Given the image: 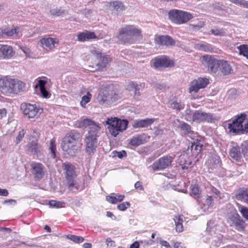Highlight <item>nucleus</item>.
I'll return each instance as SVG.
<instances>
[{"label": "nucleus", "instance_id": "nucleus-1", "mask_svg": "<svg viewBox=\"0 0 248 248\" xmlns=\"http://www.w3.org/2000/svg\"><path fill=\"white\" fill-rule=\"evenodd\" d=\"M80 127H88L89 130L85 139V150L89 154H93L98 145L97 138L99 137L101 127L99 124L86 119L81 120L79 122Z\"/></svg>", "mask_w": 248, "mask_h": 248}, {"label": "nucleus", "instance_id": "nucleus-2", "mask_svg": "<svg viewBox=\"0 0 248 248\" xmlns=\"http://www.w3.org/2000/svg\"><path fill=\"white\" fill-rule=\"evenodd\" d=\"M25 83L17 79L0 78V90L7 95L16 94L25 90Z\"/></svg>", "mask_w": 248, "mask_h": 248}, {"label": "nucleus", "instance_id": "nucleus-3", "mask_svg": "<svg viewBox=\"0 0 248 248\" xmlns=\"http://www.w3.org/2000/svg\"><path fill=\"white\" fill-rule=\"evenodd\" d=\"M79 135L78 133H70L62 139L61 147L62 150L71 156L75 155L79 151Z\"/></svg>", "mask_w": 248, "mask_h": 248}, {"label": "nucleus", "instance_id": "nucleus-4", "mask_svg": "<svg viewBox=\"0 0 248 248\" xmlns=\"http://www.w3.org/2000/svg\"><path fill=\"white\" fill-rule=\"evenodd\" d=\"M207 195L201 200V207L203 212L207 211L214 205V201L222 198V194L215 187L210 186L206 187Z\"/></svg>", "mask_w": 248, "mask_h": 248}, {"label": "nucleus", "instance_id": "nucleus-5", "mask_svg": "<svg viewBox=\"0 0 248 248\" xmlns=\"http://www.w3.org/2000/svg\"><path fill=\"white\" fill-rule=\"evenodd\" d=\"M246 115L241 114L238 115L232 122L227 124V129L230 133L242 134L248 132V121L246 120Z\"/></svg>", "mask_w": 248, "mask_h": 248}, {"label": "nucleus", "instance_id": "nucleus-6", "mask_svg": "<svg viewBox=\"0 0 248 248\" xmlns=\"http://www.w3.org/2000/svg\"><path fill=\"white\" fill-rule=\"evenodd\" d=\"M140 33L141 31L134 26L127 25L120 30L117 38L125 43H132L140 37Z\"/></svg>", "mask_w": 248, "mask_h": 248}, {"label": "nucleus", "instance_id": "nucleus-7", "mask_svg": "<svg viewBox=\"0 0 248 248\" xmlns=\"http://www.w3.org/2000/svg\"><path fill=\"white\" fill-rule=\"evenodd\" d=\"M128 124L127 120H121L116 117H108L106 121L109 132L114 137L125 130L127 128Z\"/></svg>", "mask_w": 248, "mask_h": 248}, {"label": "nucleus", "instance_id": "nucleus-8", "mask_svg": "<svg viewBox=\"0 0 248 248\" xmlns=\"http://www.w3.org/2000/svg\"><path fill=\"white\" fill-rule=\"evenodd\" d=\"M168 16L172 22L178 25L186 23L193 18L190 13L177 9L170 10Z\"/></svg>", "mask_w": 248, "mask_h": 248}, {"label": "nucleus", "instance_id": "nucleus-9", "mask_svg": "<svg viewBox=\"0 0 248 248\" xmlns=\"http://www.w3.org/2000/svg\"><path fill=\"white\" fill-rule=\"evenodd\" d=\"M63 167L64 170L66 182L69 188H73L75 187L76 190H78V187L76 186V183L75 180L77 176L75 167L70 163H64Z\"/></svg>", "mask_w": 248, "mask_h": 248}, {"label": "nucleus", "instance_id": "nucleus-10", "mask_svg": "<svg viewBox=\"0 0 248 248\" xmlns=\"http://www.w3.org/2000/svg\"><path fill=\"white\" fill-rule=\"evenodd\" d=\"M24 115L29 118H37L43 112V109L36 104H24L21 105Z\"/></svg>", "mask_w": 248, "mask_h": 248}, {"label": "nucleus", "instance_id": "nucleus-11", "mask_svg": "<svg viewBox=\"0 0 248 248\" xmlns=\"http://www.w3.org/2000/svg\"><path fill=\"white\" fill-rule=\"evenodd\" d=\"M92 54L96 58L98 62L96 64L97 69L103 71L107 66V65L110 62L111 58L109 56L102 54L101 52L96 48H93L91 51Z\"/></svg>", "mask_w": 248, "mask_h": 248}, {"label": "nucleus", "instance_id": "nucleus-12", "mask_svg": "<svg viewBox=\"0 0 248 248\" xmlns=\"http://www.w3.org/2000/svg\"><path fill=\"white\" fill-rule=\"evenodd\" d=\"M173 159V157L170 155L163 156L153 163L152 169L154 171L163 170L171 165Z\"/></svg>", "mask_w": 248, "mask_h": 248}, {"label": "nucleus", "instance_id": "nucleus-13", "mask_svg": "<svg viewBox=\"0 0 248 248\" xmlns=\"http://www.w3.org/2000/svg\"><path fill=\"white\" fill-rule=\"evenodd\" d=\"M220 60H218L208 55H204L202 58V64L211 72L217 73L218 71Z\"/></svg>", "mask_w": 248, "mask_h": 248}, {"label": "nucleus", "instance_id": "nucleus-14", "mask_svg": "<svg viewBox=\"0 0 248 248\" xmlns=\"http://www.w3.org/2000/svg\"><path fill=\"white\" fill-rule=\"evenodd\" d=\"M59 44V40L57 38L44 37L39 41L40 46L47 51H52Z\"/></svg>", "mask_w": 248, "mask_h": 248}, {"label": "nucleus", "instance_id": "nucleus-15", "mask_svg": "<svg viewBox=\"0 0 248 248\" xmlns=\"http://www.w3.org/2000/svg\"><path fill=\"white\" fill-rule=\"evenodd\" d=\"M208 83V79L206 78H200L194 79L189 84L188 92L190 93H197L199 90L205 88Z\"/></svg>", "mask_w": 248, "mask_h": 248}, {"label": "nucleus", "instance_id": "nucleus-16", "mask_svg": "<svg viewBox=\"0 0 248 248\" xmlns=\"http://www.w3.org/2000/svg\"><path fill=\"white\" fill-rule=\"evenodd\" d=\"M208 83V79L206 78H200L194 79L189 84L188 92L190 93H197L199 90L205 88Z\"/></svg>", "mask_w": 248, "mask_h": 248}, {"label": "nucleus", "instance_id": "nucleus-17", "mask_svg": "<svg viewBox=\"0 0 248 248\" xmlns=\"http://www.w3.org/2000/svg\"><path fill=\"white\" fill-rule=\"evenodd\" d=\"M31 166L35 180L39 181L42 179L46 172L45 166L40 163L35 162L31 163Z\"/></svg>", "mask_w": 248, "mask_h": 248}, {"label": "nucleus", "instance_id": "nucleus-18", "mask_svg": "<svg viewBox=\"0 0 248 248\" xmlns=\"http://www.w3.org/2000/svg\"><path fill=\"white\" fill-rule=\"evenodd\" d=\"M15 51L10 45L0 44V59L9 60L15 55Z\"/></svg>", "mask_w": 248, "mask_h": 248}, {"label": "nucleus", "instance_id": "nucleus-19", "mask_svg": "<svg viewBox=\"0 0 248 248\" xmlns=\"http://www.w3.org/2000/svg\"><path fill=\"white\" fill-rule=\"evenodd\" d=\"M213 116L210 113H206L201 110L194 111L192 115V120L198 123L204 121H211Z\"/></svg>", "mask_w": 248, "mask_h": 248}, {"label": "nucleus", "instance_id": "nucleus-20", "mask_svg": "<svg viewBox=\"0 0 248 248\" xmlns=\"http://www.w3.org/2000/svg\"><path fill=\"white\" fill-rule=\"evenodd\" d=\"M26 151L31 154L40 155L42 154L43 149L36 141H33L28 144Z\"/></svg>", "mask_w": 248, "mask_h": 248}, {"label": "nucleus", "instance_id": "nucleus-21", "mask_svg": "<svg viewBox=\"0 0 248 248\" xmlns=\"http://www.w3.org/2000/svg\"><path fill=\"white\" fill-rule=\"evenodd\" d=\"M171 64V62L165 56L155 58L153 62L154 66L156 68L168 67Z\"/></svg>", "mask_w": 248, "mask_h": 248}, {"label": "nucleus", "instance_id": "nucleus-22", "mask_svg": "<svg viewBox=\"0 0 248 248\" xmlns=\"http://www.w3.org/2000/svg\"><path fill=\"white\" fill-rule=\"evenodd\" d=\"M155 42L158 45L166 46H173L175 44L174 40L168 35L158 36L155 38Z\"/></svg>", "mask_w": 248, "mask_h": 248}, {"label": "nucleus", "instance_id": "nucleus-23", "mask_svg": "<svg viewBox=\"0 0 248 248\" xmlns=\"http://www.w3.org/2000/svg\"><path fill=\"white\" fill-rule=\"evenodd\" d=\"M203 144L199 139H197L193 142H191V151L192 155L195 157L198 156L201 153Z\"/></svg>", "mask_w": 248, "mask_h": 248}, {"label": "nucleus", "instance_id": "nucleus-24", "mask_svg": "<svg viewBox=\"0 0 248 248\" xmlns=\"http://www.w3.org/2000/svg\"><path fill=\"white\" fill-rule=\"evenodd\" d=\"M46 81L45 80L39 79L37 83L34 85V88L36 89H39L42 96L44 98H48L50 94L46 91L45 86Z\"/></svg>", "mask_w": 248, "mask_h": 248}, {"label": "nucleus", "instance_id": "nucleus-25", "mask_svg": "<svg viewBox=\"0 0 248 248\" xmlns=\"http://www.w3.org/2000/svg\"><path fill=\"white\" fill-rule=\"evenodd\" d=\"M218 71L223 75H228L232 72V67L226 61L220 60Z\"/></svg>", "mask_w": 248, "mask_h": 248}, {"label": "nucleus", "instance_id": "nucleus-26", "mask_svg": "<svg viewBox=\"0 0 248 248\" xmlns=\"http://www.w3.org/2000/svg\"><path fill=\"white\" fill-rule=\"evenodd\" d=\"M168 106L176 111H179L184 108L185 104L182 103L181 101L178 100L176 98H174L169 101Z\"/></svg>", "mask_w": 248, "mask_h": 248}, {"label": "nucleus", "instance_id": "nucleus-27", "mask_svg": "<svg viewBox=\"0 0 248 248\" xmlns=\"http://www.w3.org/2000/svg\"><path fill=\"white\" fill-rule=\"evenodd\" d=\"M154 122L153 119H145L136 121L132 124V126L135 128L147 127L152 124Z\"/></svg>", "mask_w": 248, "mask_h": 248}, {"label": "nucleus", "instance_id": "nucleus-28", "mask_svg": "<svg viewBox=\"0 0 248 248\" xmlns=\"http://www.w3.org/2000/svg\"><path fill=\"white\" fill-rule=\"evenodd\" d=\"M78 39L79 41L84 42L90 39L96 38V35L93 32L86 31L79 33L77 35Z\"/></svg>", "mask_w": 248, "mask_h": 248}, {"label": "nucleus", "instance_id": "nucleus-29", "mask_svg": "<svg viewBox=\"0 0 248 248\" xmlns=\"http://www.w3.org/2000/svg\"><path fill=\"white\" fill-rule=\"evenodd\" d=\"M6 36L16 39L19 36V29L17 27H13L5 29Z\"/></svg>", "mask_w": 248, "mask_h": 248}, {"label": "nucleus", "instance_id": "nucleus-30", "mask_svg": "<svg viewBox=\"0 0 248 248\" xmlns=\"http://www.w3.org/2000/svg\"><path fill=\"white\" fill-rule=\"evenodd\" d=\"M124 198V195L111 194L110 196H107L106 200L109 203L115 204L118 202H122Z\"/></svg>", "mask_w": 248, "mask_h": 248}, {"label": "nucleus", "instance_id": "nucleus-31", "mask_svg": "<svg viewBox=\"0 0 248 248\" xmlns=\"http://www.w3.org/2000/svg\"><path fill=\"white\" fill-rule=\"evenodd\" d=\"M190 195L191 196L196 199L198 201H199L200 198L201 197V191L199 189V186L197 184H192L190 186Z\"/></svg>", "mask_w": 248, "mask_h": 248}, {"label": "nucleus", "instance_id": "nucleus-32", "mask_svg": "<svg viewBox=\"0 0 248 248\" xmlns=\"http://www.w3.org/2000/svg\"><path fill=\"white\" fill-rule=\"evenodd\" d=\"M181 128L184 131L185 134L187 135L188 137H190L192 140H194V138L196 137L195 135L197 134L191 130V127L189 125L186 123H184L182 124Z\"/></svg>", "mask_w": 248, "mask_h": 248}, {"label": "nucleus", "instance_id": "nucleus-33", "mask_svg": "<svg viewBox=\"0 0 248 248\" xmlns=\"http://www.w3.org/2000/svg\"><path fill=\"white\" fill-rule=\"evenodd\" d=\"M230 155L236 161H239L241 157V154L238 146H233L230 151Z\"/></svg>", "mask_w": 248, "mask_h": 248}, {"label": "nucleus", "instance_id": "nucleus-34", "mask_svg": "<svg viewBox=\"0 0 248 248\" xmlns=\"http://www.w3.org/2000/svg\"><path fill=\"white\" fill-rule=\"evenodd\" d=\"M195 47L198 50L207 52H212L213 48L212 46L207 43H200L195 45Z\"/></svg>", "mask_w": 248, "mask_h": 248}, {"label": "nucleus", "instance_id": "nucleus-35", "mask_svg": "<svg viewBox=\"0 0 248 248\" xmlns=\"http://www.w3.org/2000/svg\"><path fill=\"white\" fill-rule=\"evenodd\" d=\"M175 224V229L176 232H181L183 231V216H175L173 218Z\"/></svg>", "mask_w": 248, "mask_h": 248}, {"label": "nucleus", "instance_id": "nucleus-36", "mask_svg": "<svg viewBox=\"0 0 248 248\" xmlns=\"http://www.w3.org/2000/svg\"><path fill=\"white\" fill-rule=\"evenodd\" d=\"M236 198L238 200L245 202H248V189H241L239 191L236 195Z\"/></svg>", "mask_w": 248, "mask_h": 248}, {"label": "nucleus", "instance_id": "nucleus-37", "mask_svg": "<svg viewBox=\"0 0 248 248\" xmlns=\"http://www.w3.org/2000/svg\"><path fill=\"white\" fill-rule=\"evenodd\" d=\"M207 227L206 230V232L209 235H212L216 233L217 231V226L213 221H209L207 223Z\"/></svg>", "mask_w": 248, "mask_h": 248}, {"label": "nucleus", "instance_id": "nucleus-38", "mask_svg": "<svg viewBox=\"0 0 248 248\" xmlns=\"http://www.w3.org/2000/svg\"><path fill=\"white\" fill-rule=\"evenodd\" d=\"M220 161L218 157H215L209 159L206 162L207 166L211 169L216 168L217 166H219Z\"/></svg>", "mask_w": 248, "mask_h": 248}, {"label": "nucleus", "instance_id": "nucleus-39", "mask_svg": "<svg viewBox=\"0 0 248 248\" xmlns=\"http://www.w3.org/2000/svg\"><path fill=\"white\" fill-rule=\"evenodd\" d=\"M109 99V95L106 91L100 92L97 96V100L100 104L106 103Z\"/></svg>", "mask_w": 248, "mask_h": 248}, {"label": "nucleus", "instance_id": "nucleus-40", "mask_svg": "<svg viewBox=\"0 0 248 248\" xmlns=\"http://www.w3.org/2000/svg\"><path fill=\"white\" fill-rule=\"evenodd\" d=\"M232 224H231V226L233 227L236 230L238 231H242L245 228V222L243 219H241L240 217Z\"/></svg>", "mask_w": 248, "mask_h": 248}, {"label": "nucleus", "instance_id": "nucleus-41", "mask_svg": "<svg viewBox=\"0 0 248 248\" xmlns=\"http://www.w3.org/2000/svg\"><path fill=\"white\" fill-rule=\"evenodd\" d=\"M110 6L113 10H115L117 12H121L124 10V6L123 3L120 1H113L110 4Z\"/></svg>", "mask_w": 248, "mask_h": 248}, {"label": "nucleus", "instance_id": "nucleus-42", "mask_svg": "<svg viewBox=\"0 0 248 248\" xmlns=\"http://www.w3.org/2000/svg\"><path fill=\"white\" fill-rule=\"evenodd\" d=\"M240 55H243L248 59V45H242L237 46Z\"/></svg>", "mask_w": 248, "mask_h": 248}, {"label": "nucleus", "instance_id": "nucleus-43", "mask_svg": "<svg viewBox=\"0 0 248 248\" xmlns=\"http://www.w3.org/2000/svg\"><path fill=\"white\" fill-rule=\"evenodd\" d=\"M92 95L89 92H87V94L82 97L81 100L80 102L81 106L83 108L86 107V105L89 103L91 101Z\"/></svg>", "mask_w": 248, "mask_h": 248}, {"label": "nucleus", "instance_id": "nucleus-44", "mask_svg": "<svg viewBox=\"0 0 248 248\" xmlns=\"http://www.w3.org/2000/svg\"><path fill=\"white\" fill-rule=\"evenodd\" d=\"M66 238L68 239L71 240L74 242L77 243H81L83 242L84 239L83 237L80 236H77L72 234H68L66 236Z\"/></svg>", "mask_w": 248, "mask_h": 248}, {"label": "nucleus", "instance_id": "nucleus-45", "mask_svg": "<svg viewBox=\"0 0 248 248\" xmlns=\"http://www.w3.org/2000/svg\"><path fill=\"white\" fill-rule=\"evenodd\" d=\"M20 49L24 53L26 58L30 59H33L35 58L34 54L30 48L27 47L22 46L20 47Z\"/></svg>", "mask_w": 248, "mask_h": 248}, {"label": "nucleus", "instance_id": "nucleus-46", "mask_svg": "<svg viewBox=\"0 0 248 248\" xmlns=\"http://www.w3.org/2000/svg\"><path fill=\"white\" fill-rule=\"evenodd\" d=\"M130 144L134 146H137L142 143V137L141 136L133 137L130 141Z\"/></svg>", "mask_w": 248, "mask_h": 248}, {"label": "nucleus", "instance_id": "nucleus-47", "mask_svg": "<svg viewBox=\"0 0 248 248\" xmlns=\"http://www.w3.org/2000/svg\"><path fill=\"white\" fill-rule=\"evenodd\" d=\"M212 34L215 36H223L225 34L226 31L222 28H214L211 30Z\"/></svg>", "mask_w": 248, "mask_h": 248}, {"label": "nucleus", "instance_id": "nucleus-48", "mask_svg": "<svg viewBox=\"0 0 248 248\" xmlns=\"http://www.w3.org/2000/svg\"><path fill=\"white\" fill-rule=\"evenodd\" d=\"M128 88L129 90H134V93L136 95H140V88L137 84H136L133 82L129 83L128 85Z\"/></svg>", "mask_w": 248, "mask_h": 248}, {"label": "nucleus", "instance_id": "nucleus-49", "mask_svg": "<svg viewBox=\"0 0 248 248\" xmlns=\"http://www.w3.org/2000/svg\"><path fill=\"white\" fill-rule=\"evenodd\" d=\"M64 203L63 202H58L55 200H51L49 202V205L53 208H61L63 207Z\"/></svg>", "mask_w": 248, "mask_h": 248}, {"label": "nucleus", "instance_id": "nucleus-50", "mask_svg": "<svg viewBox=\"0 0 248 248\" xmlns=\"http://www.w3.org/2000/svg\"><path fill=\"white\" fill-rule=\"evenodd\" d=\"M239 210L242 216L248 220V208L244 206L240 205Z\"/></svg>", "mask_w": 248, "mask_h": 248}, {"label": "nucleus", "instance_id": "nucleus-51", "mask_svg": "<svg viewBox=\"0 0 248 248\" xmlns=\"http://www.w3.org/2000/svg\"><path fill=\"white\" fill-rule=\"evenodd\" d=\"M240 216L239 214L235 211L233 212H232L229 215V220L231 221V224H233L238 218H239Z\"/></svg>", "mask_w": 248, "mask_h": 248}, {"label": "nucleus", "instance_id": "nucleus-52", "mask_svg": "<svg viewBox=\"0 0 248 248\" xmlns=\"http://www.w3.org/2000/svg\"><path fill=\"white\" fill-rule=\"evenodd\" d=\"M241 153L244 156L248 155V142L244 141L241 145Z\"/></svg>", "mask_w": 248, "mask_h": 248}, {"label": "nucleus", "instance_id": "nucleus-53", "mask_svg": "<svg viewBox=\"0 0 248 248\" xmlns=\"http://www.w3.org/2000/svg\"><path fill=\"white\" fill-rule=\"evenodd\" d=\"M204 25V22L202 21H200L198 22V23L196 25L194 24H190V27L191 30L194 31H197L201 29Z\"/></svg>", "mask_w": 248, "mask_h": 248}, {"label": "nucleus", "instance_id": "nucleus-54", "mask_svg": "<svg viewBox=\"0 0 248 248\" xmlns=\"http://www.w3.org/2000/svg\"><path fill=\"white\" fill-rule=\"evenodd\" d=\"M112 156H118L119 158H122L124 156H126V152L124 150L121 151L120 152H118L116 151H114L112 153Z\"/></svg>", "mask_w": 248, "mask_h": 248}, {"label": "nucleus", "instance_id": "nucleus-55", "mask_svg": "<svg viewBox=\"0 0 248 248\" xmlns=\"http://www.w3.org/2000/svg\"><path fill=\"white\" fill-rule=\"evenodd\" d=\"M130 206V204L128 202H124L118 205L117 208L120 211H124L126 210Z\"/></svg>", "mask_w": 248, "mask_h": 248}, {"label": "nucleus", "instance_id": "nucleus-56", "mask_svg": "<svg viewBox=\"0 0 248 248\" xmlns=\"http://www.w3.org/2000/svg\"><path fill=\"white\" fill-rule=\"evenodd\" d=\"M50 13L51 15L59 16L63 13V12L58 8H53L50 9Z\"/></svg>", "mask_w": 248, "mask_h": 248}, {"label": "nucleus", "instance_id": "nucleus-57", "mask_svg": "<svg viewBox=\"0 0 248 248\" xmlns=\"http://www.w3.org/2000/svg\"><path fill=\"white\" fill-rule=\"evenodd\" d=\"M25 134L24 130H22L19 132L18 135L16 138V144L19 143L22 140Z\"/></svg>", "mask_w": 248, "mask_h": 248}, {"label": "nucleus", "instance_id": "nucleus-58", "mask_svg": "<svg viewBox=\"0 0 248 248\" xmlns=\"http://www.w3.org/2000/svg\"><path fill=\"white\" fill-rule=\"evenodd\" d=\"M50 150L52 153V156L53 157H55V150H56V145L54 143V141L53 140H50Z\"/></svg>", "mask_w": 248, "mask_h": 248}, {"label": "nucleus", "instance_id": "nucleus-59", "mask_svg": "<svg viewBox=\"0 0 248 248\" xmlns=\"http://www.w3.org/2000/svg\"><path fill=\"white\" fill-rule=\"evenodd\" d=\"M106 243L108 247L113 248L115 247V243L110 238H108L106 240Z\"/></svg>", "mask_w": 248, "mask_h": 248}, {"label": "nucleus", "instance_id": "nucleus-60", "mask_svg": "<svg viewBox=\"0 0 248 248\" xmlns=\"http://www.w3.org/2000/svg\"><path fill=\"white\" fill-rule=\"evenodd\" d=\"M221 243V240L218 238H216L212 242V245L215 247H219Z\"/></svg>", "mask_w": 248, "mask_h": 248}, {"label": "nucleus", "instance_id": "nucleus-61", "mask_svg": "<svg viewBox=\"0 0 248 248\" xmlns=\"http://www.w3.org/2000/svg\"><path fill=\"white\" fill-rule=\"evenodd\" d=\"M9 194V192L6 189L0 188V196H7Z\"/></svg>", "mask_w": 248, "mask_h": 248}, {"label": "nucleus", "instance_id": "nucleus-62", "mask_svg": "<svg viewBox=\"0 0 248 248\" xmlns=\"http://www.w3.org/2000/svg\"><path fill=\"white\" fill-rule=\"evenodd\" d=\"M7 111L5 108L0 109V119L6 116Z\"/></svg>", "mask_w": 248, "mask_h": 248}, {"label": "nucleus", "instance_id": "nucleus-63", "mask_svg": "<svg viewBox=\"0 0 248 248\" xmlns=\"http://www.w3.org/2000/svg\"><path fill=\"white\" fill-rule=\"evenodd\" d=\"M154 241L153 240H142L140 241L141 243L144 244L146 246L152 245L154 243Z\"/></svg>", "mask_w": 248, "mask_h": 248}, {"label": "nucleus", "instance_id": "nucleus-64", "mask_svg": "<svg viewBox=\"0 0 248 248\" xmlns=\"http://www.w3.org/2000/svg\"><path fill=\"white\" fill-rule=\"evenodd\" d=\"M135 187L136 189H139L140 190H143V187L140 182L139 181L137 182L135 184Z\"/></svg>", "mask_w": 248, "mask_h": 248}]
</instances>
